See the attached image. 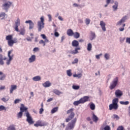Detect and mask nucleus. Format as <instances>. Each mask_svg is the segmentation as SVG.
I'll list each match as a JSON object with an SVG mask.
<instances>
[{"instance_id": "0e129e2a", "label": "nucleus", "mask_w": 130, "mask_h": 130, "mask_svg": "<svg viewBox=\"0 0 130 130\" xmlns=\"http://www.w3.org/2000/svg\"><path fill=\"white\" fill-rule=\"evenodd\" d=\"M20 102V100L19 99H16L14 101V104H17V103H19Z\"/></svg>"}, {"instance_id": "4be33fe9", "label": "nucleus", "mask_w": 130, "mask_h": 130, "mask_svg": "<svg viewBox=\"0 0 130 130\" xmlns=\"http://www.w3.org/2000/svg\"><path fill=\"white\" fill-rule=\"evenodd\" d=\"M114 5L112 6L114 12L115 11H117V9H118V2L117 1H115L114 2Z\"/></svg>"}, {"instance_id": "864d4df0", "label": "nucleus", "mask_w": 130, "mask_h": 130, "mask_svg": "<svg viewBox=\"0 0 130 130\" xmlns=\"http://www.w3.org/2000/svg\"><path fill=\"white\" fill-rule=\"evenodd\" d=\"M78 62H79V59L76 58L72 62V64H75L76 63H78Z\"/></svg>"}, {"instance_id": "72a5a7b5", "label": "nucleus", "mask_w": 130, "mask_h": 130, "mask_svg": "<svg viewBox=\"0 0 130 130\" xmlns=\"http://www.w3.org/2000/svg\"><path fill=\"white\" fill-rule=\"evenodd\" d=\"M22 116H23V113L21 111L18 113L17 114V117L18 119L20 118H22Z\"/></svg>"}, {"instance_id": "ea45409f", "label": "nucleus", "mask_w": 130, "mask_h": 130, "mask_svg": "<svg viewBox=\"0 0 130 130\" xmlns=\"http://www.w3.org/2000/svg\"><path fill=\"white\" fill-rule=\"evenodd\" d=\"M57 110H58V107H56L53 108L52 109L51 112L52 114H53V113H55V112H56L57 111Z\"/></svg>"}, {"instance_id": "4d7b16f0", "label": "nucleus", "mask_w": 130, "mask_h": 130, "mask_svg": "<svg viewBox=\"0 0 130 130\" xmlns=\"http://www.w3.org/2000/svg\"><path fill=\"white\" fill-rule=\"evenodd\" d=\"M48 17L49 18V22H51L52 21V17H51V15L48 14Z\"/></svg>"}, {"instance_id": "9d476101", "label": "nucleus", "mask_w": 130, "mask_h": 130, "mask_svg": "<svg viewBox=\"0 0 130 130\" xmlns=\"http://www.w3.org/2000/svg\"><path fill=\"white\" fill-rule=\"evenodd\" d=\"M46 125H48V123L41 120L37 121L36 123L34 124V126H36V127H38V126H45Z\"/></svg>"}, {"instance_id": "49530a36", "label": "nucleus", "mask_w": 130, "mask_h": 130, "mask_svg": "<svg viewBox=\"0 0 130 130\" xmlns=\"http://www.w3.org/2000/svg\"><path fill=\"white\" fill-rule=\"evenodd\" d=\"M9 98H3L1 100L2 101H3V102H5V103H6V102H8V101H9Z\"/></svg>"}, {"instance_id": "6ab92c4d", "label": "nucleus", "mask_w": 130, "mask_h": 130, "mask_svg": "<svg viewBox=\"0 0 130 130\" xmlns=\"http://www.w3.org/2000/svg\"><path fill=\"white\" fill-rule=\"evenodd\" d=\"M96 39V34L94 32H93L92 31H90V36L89 37L90 40L92 41V40H94V39Z\"/></svg>"}, {"instance_id": "bb28decb", "label": "nucleus", "mask_w": 130, "mask_h": 130, "mask_svg": "<svg viewBox=\"0 0 130 130\" xmlns=\"http://www.w3.org/2000/svg\"><path fill=\"white\" fill-rule=\"evenodd\" d=\"M74 33V31L72 29H69L67 30V35H68V36H73Z\"/></svg>"}, {"instance_id": "f3484780", "label": "nucleus", "mask_w": 130, "mask_h": 130, "mask_svg": "<svg viewBox=\"0 0 130 130\" xmlns=\"http://www.w3.org/2000/svg\"><path fill=\"white\" fill-rule=\"evenodd\" d=\"M78 50H81V48H75V50L71 51L70 53L71 54H78V53H79V51Z\"/></svg>"}, {"instance_id": "680f3d73", "label": "nucleus", "mask_w": 130, "mask_h": 130, "mask_svg": "<svg viewBox=\"0 0 130 130\" xmlns=\"http://www.w3.org/2000/svg\"><path fill=\"white\" fill-rule=\"evenodd\" d=\"M41 37H42L43 38V39H46L47 37L46 36H45V34H41Z\"/></svg>"}, {"instance_id": "052dcab7", "label": "nucleus", "mask_w": 130, "mask_h": 130, "mask_svg": "<svg viewBox=\"0 0 130 130\" xmlns=\"http://www.w3.org/2000/svg\"><path fill=\"white\" fill-rule=\"evenodd\" d=\"M104 130H110V126H109V125H106L104 128Z\"/></svg>"}, {"instance_id": "cd10ccee", "label": "nucleus", "mask_w": 130, "mask_h": 130, "mask_svg": "<svg viewBox=\"0 0 130 130\" xmlns=\"http://www.w3.org/2000/svg\"><path fill=\"white\" fill-rule=\"evenodd\" d=\"M83 76V74L82 73H79L78 74H74L73 75L74 78H77V79H81Z\"/></svg>"}, {"instance_id": "8fccbe9b", "label": "nucleus", "mask_w": 130, "mask_h": 130, "mask_svg": "<svg viewBox=\"0 0 130 130\" xmlns=\"http://www.w3.org/2000/svg\"><path fill=\"white\" fill-rule=\"evenodd\" d=\"M8 130H16V128L14 125H12L8 128Z\"/></svg>"}, {"instance_id": "a878e982", "label": "nucleus", "mask_w": 130, "mask_h": 130, "mask_svg": "<svg viewBox=\"0 0 130 130\" xmlns=\"http://www.w3.org/2000/svg\"><path fill=\"white\" fill-rule=\"evenodd\" d=\"M32 80L35 82H38L39 81H41V77L39 76H37L32 78Z\"/></svg>"}, {"instance_id": "f8f14e48", "label": "nucleus", "mask_w": 130, "mask_h": 130, "mask_svg": "<svg viewBox=\"0 0 130 130\" xmlns=\"http://www.w3.org/2000/svg\"><path fill=\"white\" fill-rule=\"evenodd\" d=\"M25 24H29V30H32L33 28H34V23L32 20H26L25 22Z\"/></svg>"}, {"instance_id": "69168bd1", "label": "nucleus", "mask_w": 130, "mask_h": 130, "mask_svg": "<svg viewBox=\"0 0 130 130\" xmlns=\"http://www.w3.org/2000/svg\"><path fill=\"white\" fill-rule=\"evenodd\" d=\"M117 130H123V126H119V127H118Z\"/></svg>"}, {"instance_id": "774afa93", "label": "nucleus", "mask_w": 130, "mask_h": 130, "mask_svg": "<svg viewBox=\"0 0 130 130\" xmlns=\"http://www.w3.org/2000/svg\"><path fill=\"white\" fill-rule=\"evenodd\" d=\"M58 20H59V21H63V18H62V17L61 16H59L58 17Z\"/></svg>"}, {"instance_id": "c03bdc74", "label": "nucleus", "mask_w": 130, "mask_h": 130, "mask_svg": "<svg viewBox=\"0 0 130 130\" xmlns=\"http://www.w3.org/2000/svg\"><path fill=\"white\" fill-rule=\"evenodd\" d=\"M95 104H94V103H91L90 105V108L91 110H95Z\"/></svg>"}, {"instance_id": "37998d69", "label": "nucleus", "mask_w": 130, "mask_h": 130, "mask_svg": "<svg viewBox=\"0 0 130 130\" xmlns=\"http://www.w3.org/2000/svg\"><path fill=\"white\" fill-rule=\"evenodd\" d=\"M3 110H5L6 111L7 110V108H6V107H5L4 105H1L0 111H3Z\"/></svg>"}, {"instance_id": "bf43d9fd", "label": "nucleus", "mask_w": 130, "mask_h": 130, "mask_svg": "<svg viewBox=\"0 0 130 130\" xmlns=\"http://www.w3.org/2000/svg\"><path fill=\"white\" fill-rule=\"evenodd\" d=\"M101 55H102V53H101L99 55H96L95 57L97 59H100V56H101Z\"/></svg>"}, {"instance_id": "473e14b6", "label": "nucleus", "mask_w": 130, "mask_h": 130, "mask_svg": "<svg viewBox=\"0 0 130 130\" xmlns=\"http://www.w3.org/2000/svg\"><path fill=\"white\" fill-rule=\"evenodd\" d=\"M87 50L88 51H91V50H92V44L89 43L87 44Z\"/></svg>"}, {"instance_id": "a18cd8bd", "label": "nucleus", "mask_w": 130, "mask_h": 130, "mask_svg": "<svg viewBox=\"0 0 130 130\" xmlns=\"http://www.w3.org/2000/svg\"><path fill=\"white\" fill-rule=\"evenodd\" d=\"M72 89L74 90H79L80 89V86L79 85H73Z\"/></svg>"}, {"instance_id": "b1692460", "label": "nucleus", "mask_w": 130, "mask_h": 130, "mask_svg": "<svg viewBox=\"0 0 130 130\" xmlns=\"http://www.w3.org/2000/svg\"><path fill=\"white\" fill-rule=\"evenodd\" d=\"M84 6H84V5L78 4L77 3H74L73 4V8H78V9H82V8H83Z\"/></svg>"}, {"instance_id": "a211bd4d", "label": "nucleus", "mask_w": 130, "mask_h": 130, "mask_svg": "<svg viewBox=\"0 0 130 130\" xmlns=\"http://www.w3.org/2000/svg\"><path fill=\"white\" fill-rule=\"evenodd\" d=\"M36 60V56L35 55H32L28 58V61L30 63L34 62Z\"/></svg>"}, {"instance_id": "58836bf2", "label": "nucleus", "mask_w": 130, "mask_h": 130, "mask_svg": "<svg viewBox=\"0 0 130 130\" xmlns=\"http://www.w3.org/2000/svg\"><path fill=\"white\" fill-rule=\"evenodd\" d=\"M120 104H121V105H128L129 104V102L128 101H120Z\"/></svg>"}, {"instance_id": "e433bc0d", "label": "nucleus", "mask_w": 130, "mask_h": 130, "mask_svg": "<svg viewBox=\"0 0 130 130\" xmlns=\"http://www.w3.org/2000/svg\"><path fill=\"white\" fill-rule=\"evenodd\" d=\"M7 14L5 12H1L0 14V18L2 17V20H4L6 18Z\"/></svg>"}, {"instance_id": "c756f323", "label": "nucleus", "mask_w": 130, "mask_h": 130, "mask_svg": "<svg viewBox=\"0 0 130 130\" xmlns=\"http://www.w3.org/2000/svg\"><path fill=\"white\" fill-rule=\"evenodd\" d=\"M73 36L74 38L78 39V38H80V34L78 32H75L74 33Z\"/></svg>"}, {"instance_id": "f704fd0d", "label": "nucleus", "mask_w": 130, "mask_h": 130, "mask_svg": "<svg viewBox=\"0 0 130 130\" xmlns=\"http://www.w3.org/2000/svg\"><path fill=\"white\" fill-rule=\"evenodd\" d=\"M98 119L99 118H98L97 116L93 114L92 115V120H93V121H94L95 122H97V121H98Z\"/></svg>"}, {"instance_id": "603ef678", "label": "nucleus", "mask_w": 130, "mask_h": 130, "mask_svg": "<svg viewBox=\"0 0 130 130\" xmlns=\"http://www.w3.org/2000/svg\"><path fill=\"white\" fill-rule=\"evenodd\" d=\"M33 38V37L30 38V37H27L26 39H24V40H27V41H29L30 42H31Z\"/></svg>"}, {"instance_id": "412c9836", "label": "nucleus", "mask_w": 130, "mask_h": 130, "mask_svg": "<svg viewBox=\"0 0 130 130\" xmlns=\"http://www.w3.org/2000/svg\"><path fill=\"white\" fill-rule=\"evenodd\" d=\"M20 109V112H22L23 113V112H24V111H27V110H28V108L25 107L24 104H21Z\"/></svg>"}, {"instance_id": "5701e85b", "label": "nucleus", "mask_w": 130, "mask_h": 130, "mask_svg": "<svg viewBox=\"0 0 130 130\" xmlns=\"http://www.w3.org/2000/svg\"><path fill=\"white\" fill-rule=\"evenodd\" d=\"M72 45L73 47H78L79 46V42L77 40H74L72 42Z\"/></svg>"}, {"instance_id": "393cba45", "label": "nucleus", "mask_w": 130, "mask_h": 130, "mask_svg": "<svg viewBox=\"0 0 130 130\" xmlns=\"http://www.w3.org/2000/svg\"><path fill=\"white\" fill-rule=\"evenodd\" d=\"M19 34L20 35H22V36H24L25 34H26V29H25V28H21L20 29V30H19Z\"/></svg>"}, {"instance_id": "e2e57ef3", "label": "nucleus", "mask_w": 130, "mask_h": 130, "mask_svg": "<svg viewBox=\"0 0 130 130\" xmlns=\"http://www.w3.org/2000/svg\"><path fill=\"white\" fill-rule=\"evenodd\" d=\"M126 43H128L129 44H130V38H126Z\"/></svg>"}, {"instance_id": "c9c22d12", "label": "nucleus", "mask_w": 130, "mask_h": 130, "mask_svg": "<svg viewBox=\"0 0 130 130\" xmlns=\"http://www.w3.org/2000/svg\"><path fill=\"white\" fill-rule=\"evenodd\" d=\"M104 58L106 60H108L110 59V55L108 53H105L104 55Z\"/></svg>"}, {"instance_id": "1a4fd4ad", "label": "nucleus", "mask_w": 130, "mask_h": 130, "mask_svg": "<svg viewBox=\"0 0 130 130\" xmlns=\"http://www.w3.org/2000/svg\"><path fill=\"white\" fill-rule=\"evenodd\" d=\"M117 84H118V77H115L110 83L109 86L110 90H113V89H114V88L117 86Z\"/></svg>"}, {"instance_id": "2f4dec72", "label": "nucleus", "mask_w": 130, "mask_h": 130, "mask_svg": "<svg viewBox=\"0 0 130 130\" xmlns=\"http://www.w3.org/2000/svg\"><path fill=\"white\" fill-rule=\"evenodd\" d=\"M118 99L115 98L112 100V104H115V105H118Z\"/></svg>"}, {"instance_id": "20e7f679", "label": "nucleus", "mask_w": 130, "mask_h": 130, "mask_svg": "<svg viewBox=\"0 0 130 130\" xmlns=\"http://www.w3.org/2000/svg\"><path fill=\"white\" fill-rule=\"evenodd\" d=\"M44 25H45V23H44V17L42 16L40 18V21H38V31L39 32H41V30L44 28Z\"/></svg>"}, {"instance_id": "f257e3e1", "label": "nucleus", "mask_w": 130, "mask_h": 130, "mask_svg": "<svg viewBox=\"0 0 130 130\" xmlns=\"http://www.w3.org/2000/svg\"><path fill=\"white\" fill-rule=\"evenodd\" d=\"M13 49L8 51L7 54L8 58L6 56L4 57V55H3L2 54H0V66L5 65V61L4 60H6V64L7 66H10V64H11L12 60L14 59V56H15V55L13 54Z\"/></svg>"}, {"instance_id": "ddd939ff", "label": "nucleus", "mask_w": 130, "mask_h": 130, "mask_svg": "<svg viewBox=\"0 0 130 130\" xmlns=\"http://www.w3.org/2000/svg\"><path fill=\"white\" fill-rule=\"evenodd\" d=\"M123 94L122 91L119 89H117L115 92V95L117 98H120Z\"/></svg>"}, {"instance_id": "7c9ffc66", "label": "nucleus", "mask_w": 130, "mask_h": 130, "mask_svg": "<svg viewBox=\"0 0 130 130\" xmlns=\"http://www.w3.org/2000/svg\"><path fill=\"white\" fill-rule=\"evenodd\" d=\"M67 75L68 77H72L73 73H72V70L70 69L66 71Z\"/></svg>"}, {"instance_id": "423d86ee", "label": "nucleus", "mask_w": 130, "mask_h": 130, "mask_svg": "<svg viewBox=\"0 0 130 130\" xmlns=\"http://www.w3.org/2000/svg\"><path fill=\"white\" fill-rule=\"evenodd\" d=\"M25 114L26 117V121H27V122H28V124L30 125H31V124H33L34 123V121L33 120V118L30 114V113L27 111L25 113Z\"/></svg>"}, {"instance_id": "9b49d317", "label": "nucleus", "mask_w": 130, "mask_h": 130, "mask_svg": "<svg viewBox=\"0 0 130 130\" xmlns=\"http://www.w3.org/2000/svg\"><path fill=\"white\" fill-rule=\"evenodd\" d=\"M127 19V16H125L123 17L120 21H118L117 23V26H121L122 25V23H124L125 21Z\"/></svg>"}, {"instance_id": "dca6fc26", "label": "nucleus", "mask_w": 130, "mask_h": 130, "mask_svg": "<svg viewBox=\"0 0 130 130\" xmlns=\"http://www.w3.org/2000/svg\"><path fill=\"white\" fill-rule=\"evenodd\" d=\"M18 86H17L16 85L13 84L11 85V87L10 88V94H13V92L15 91V90H17V88Z\"/></svg>"}, {"instance_id": "aec40b11", "label": "nucleus", "mask_w": 130, "mask_h": 130, "mask_svg": "<svg viewBox=\"0 0 130 130\" xmlns=\"http://www.w3.org/2000/svg\"><path fill=\"white\" fill-rule=\"evenodd\" d=\"M42 86L45 88H48L51 86V83L49 81H46L45 83L42 84Z\"/></svg>"}, {"instance_id": "a19ab883", "label": "nucleus", "mask_w": 130, "mask_h": 130, "mask_svg": "<svg viewBox=\"0 0 130 130\" xmlns=\"http://www.w3.org/2000/svg\"><path fill=\"white\" fill-rule=\"evenodd\" d=\"M6 77L7 76L6 75V74H3L2 76H0V81H5Z\"/></svg>"}, {"instance_id": "13d9d810", "label": "nucleus", "mask_w": 130, "mask_h": 130, "mask_svg": "<svg viewBox=\"0 0 130 130\" xmlns=\"http://www.w3.org/2000/svg\"><path fill=\"white\" fill-rule=\"evenodd\" d=\"M33 51H34V52H37V51H39V48L36 47V48H34Z\"/></svg>"}, {"instance_id": "0eeeda50", "label": "nucleus", "mask_w": 130, "mask_h": 130, "mask_svg": "<svg viewBox=\"0 0 130 130\" xmlns=\"http://www.w3.org/2000/svg\"><path fill=\"white\" fill-rule=\"evenodd\" d=\"M76 122H77V118H75L68 123V127L66 128V130L74 129L75 125H76Z\"/></svg>"}, {"instance_id": "7ed1b4c3", "label": "nucleus", "mask_w": 130, "mask_h": 130, "mask_svg": "<svg viewBox=\"0 0 130 130\" xmlns=\"http://www.w3.org/2000/svg\"><path fill=\"white\" fill-rule=\"evenodd\" d=\"M89 96H85L83 98L80 99L79 101L74 102L73 105L75 106H78L79 104H84L85 102L89 101Z\"/></svg>"}, {"instance_id": "f03ea898", "label": "nucleus", "mask_w": 130, "mask_h": 130, "mask_svg": "<svg viewBox=\"0 0 130 130\" xmlns=\"http://www.w3.org/2000/svg\"><path fill=\"white\" fill-rule=\"evenodd\" d=\"M6 40H8V44L10 47L13 46L15 43H18V39L17 38H14L13 39V35H10L6 37Z\"/></svg>"}, {"instance_id": "4c0bfd02", "label": "nucleus", "mask_w": 130, "mask_h": 130, "mask_svg": "<svg viewBox=\"0 0 130 130\" xmlns=\"http://www.w3.org/2000/svg\"><path fill=\"white\" fill-rule=\"evenodd\" d=\"M112 119H116V120H118L119 119V116L116 114H113L112 116Z\"/></svg>"}, {"instance_id": "6e6d98bb", "label": "nucleus", "mask_w": 130, "mask_h": 130, "mask_svg": "<svg viewBox=\"0 0 130 130\" xmlns=\"http://www.w3.org/2000/svg\"><path fill=\"white\" fill-rule=\"evenodd\" d=\"M39 44H43V46H45V45H46L45 42L44 41H43V40H41V41H39Z\"/></svg>"}, {"instance_id": "338daca9", "label": "nucleus", "mask_w": 130, "mask_h": 130, "mask_svg": "<svg viewBox=\"0 0 130 130\" xmlns=\"http://www.w3.org/2000/svg\"><path fill=\"white\" fill-rule=\"evenodd\" d=\"M5 89H6V86H3V85H1L0 86V90H5Z\"/></svg>"}, {"instance_id": "5fc2aeb1", "label": "nucleus", "mask_w": 130, "mask_h": 130, "mask_svg": "<svg viewBox=\"0 0 130 130\" xmlns=\"http://www.w3.org/2000/svg\"><path fill=\"white\" fill-rule=\"evenodd\" d=\"M114 3V0H106V4H113Z\"/></svg>"}, {"instance_id": "4468645a", "label": "nucleus", "mask_w": 130, "mask_h": 130, "mask_svg": "<svg viewBox=\"0 0 130 130\" xmlns=\"http://www.w3.org/2000/svg\"><path fill=\"white\" fill-rule=\"evenodd\" d=\"M109 110H112V109H114V110H117V109H118V105L111 104L109 105Z\"/></svg>"}, {"instance_id": "6e6552de", "label": "nucleus", "mask_w": 130, "mask_h": 130, "mask_svg": "<svg viewBox=\"0 0 130 130\" xmlns=\"http://www.w3.org/2000/svg\"><path fill=\"white\" fill-rule=\"evenodd\" d=\"M13 5V3L10 1H7L4 4L2 5V9L6 12H8L9 11V9L11 8V6Z\"/></svg>"}, {"instance_id": "de8ad7c7", "label": "nucleus", "mask_w": 130, "mask_h": 130, "mask_svg": "<svg viewBox=\"0 0 130 130\" xmlns=\"http://www.w3.org/2000/svg\"><path fill=\"white\" fill-rule=\"evenodd\" d=\"M90 22H91V20H90V19L86 18L85 21V23L86 24V25H88L90 24Z\"/></svg>"}, {"instance_id": "c85d7f7f", "label": "nucleus", "mask_w": 130, "mask_h": 130, "mask_svg": "<svg viewBox=\"0 0 130 130\" xmlns=\"http://www.w3.org/2000/svg\"><path fill=\"white\" fill-rule=\"evenodd\" d=\"M53 92L56 95H60V94H62V92L61 91H59V90H58L57 89H54L53 90Z\"/></svg>"}, {"instance_id": "79ce46f5", "label": "nucleus", "mask_w": 130, "mask_h": 130, "mask_svg": "<svg viewBox=\"0 0 130 130\" xmlns=\"http://www.w3.org/2000/svg\"><path fill=\"white\" fill-rule=\"evenodd\" d=\"M15 25H21V20L19 18H18L16 21L15 22Z\"/></svg>"}, {"instance_id": "39448f33", "label": "nucleus", "mask_w": 130, "mask_h": 130, "mask_svg": "<svg viewBox=\"0 0 130 130\" xmlns=\"http://www.w3.org/2000/svg\"><path fill=\"white\" fill-rule=\"evenodd\" d=\"M67 114H70L68 118L66 119V122H69V121L72 120V118L75 117V113H74V109L71 108L68 110L67 112Z\"/></svg>"}, {"instance_id": "2eb2a0df", "label": "nucleus", "mask_w": 130, "mask_h": 130, "mask_svg": "<svg viewBox=\"0 0 130 130\" xmlns=\"http://www.w3.org/2000/svg\"><path fill=\"white\" fill-rule=\"evenodd\" d=\"M100 25L103 31H104V32H105V31H106V27H105V26H106V24H105V22H104V21H101Z\"/></svg>"}, {"instance_id": "09e8293b", "label": "nucleus", "mask_w": 130, "mask_h": 130, "mask_svg": "<svg viewBox=\"0 0 130 130\" xmlns=\"http://www.w3.org/2000/svg\"><path fill=\"white\" fill-rule=\"evenodd\" d=\"M122 27H120L119 28L120 32H122L123 31H124V27H125V23H123L122 24Z\"/></svg>"}, {"instance_id": "3c124183", "label": "nucleus", "mask_w": 130, "mask_h": 130, "mask_svg": "<svg viewBox=\"0 0 130 130\" xmlns=\"http://www.w3.org/2000/svg\"><path fill=\"white\" fill-rule=\"evenodd\" d=\"M19 26L20 25H15V26L14 27V29L16 32H20V30H19Z\"/></svg>"}]
</instances>
